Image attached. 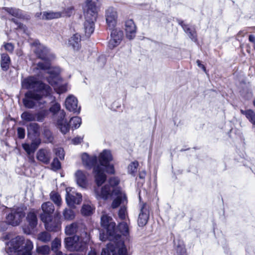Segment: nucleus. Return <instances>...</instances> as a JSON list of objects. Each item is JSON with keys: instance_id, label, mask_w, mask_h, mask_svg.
<instances>
[{"instance_id": "nucleus-1", "label": "nucleus", "mask_w": 255, "mask_h": 255, "mask_svg": "<svg viewBox=\"0 0 255 255\" xmlns=\"http://www.w3.org/2000/svg\"><path fill=\"white\" fill-rule=\"evenodd\" d=\"M31 47L37 56L42 59V61L37 64L35 72H37L36 70H39V76L46 78L58 94H62L67 91L68 85H61L62 80L59 77L60 69L58 67L50 66V61L54 58V56L50 53L48 49L38 41L34 42L31 45Z\"/></svg>"}, {"instance_id": "nucleus-2", "label": "nucleus", "mask_w": 255, "mask_h": 255, "mask_svg": "<svg viewBox=\"0 0 255 255\" xmlns=\"http://www.w3.org/2000/svg\"><path fill=\"white\" fill-rule=\"evenodd\" d=\"M98 160L100 164H96L93 167V171L95 181L97 185L95 187L94 192L97 199L106 200L110 194V186L106 185L101 187V185L107 179L105 171L110 174L115 173L114 165L110 163V162L113 160L111 152L109 150H104L100 153Z\"/></svg>"}, {"instance_id": "nucleus-3", "label": "nucleus", "mask_w": 255, "mask_h": 255, "mask_svg": "<svg viewBox=\"0 0 255 255\" xmlns=\"http://www.w3.org/2000/svg\"><path fill=\"white\" fill-rule=\"evenodd\" d=\"M22 87L24 89L33 90L25 95L23 102L24 106L29 109L33 108L43 96H47L51 92V88L43 83L34 76H30L24 79L21 82Z\"/></svg>"}, {"instance_id": "nucleus-4", "label": "nucleus", "mask_w": 255, "mask_h": 255, "mask_svg": "<svg viewBox=\"0 0 255 255\" xmlns=\"http://www.w3.org/2000/svg\"><path fill=\"white\" fill-rule=\"evenodd\" d=\"M33 248L31 241L25 240L22 236H17L7 243L6 251L9 255H31Z\"/></svg>"}, {"instance_id": "nucleus-5", "label": "nucleus", "mask_w": 255, "mask_h": 255, "mask_svg": "<svg viewBox=\"0 0 255 255\" xmlns=\"http://www.w3.org/2000/svg\"><path fill=\"white\" fill-rule=\"evenodd\" d=\"M101 226L106 231V234L100 233V238L102 241L109 240L111 243L115 245V243L120 241H123L120 239L121 237L117 234L116 231V223L113 221V219L107 215L103 214L101 218Z\"/></svg>"}, {"instance_id": "nucleus-6", "label": "nucleus", "mask_w": 255, "mask_h": 255, "mask_svg": "<svg viewBox=\"0 0 255 255\" xmlns=\"http://www.w3.org/2000/svg\"><path fill=\"white\" fill-rule=\"evenodd\" d=\"M90 240V235L87 232H83L81 236H75L65 239L66 248L70 251H80L86 247Z\"/></svg>"}, {"instance_id": "nucleus-7", "label": "nucleus", "mask_w": 255, "mask_h": 255, "mask_svg": "<svg viewBox=\"0 0 255 255\" xmlns=\"http://www.w3.org/2000/svg\"><path fill=\"white\" fill-rule=\"evenodd\" d=\"M88 255H97L95 251H91ZM101 255H130L124 241H120L115 243L108 244L107 247L103 249Z\"/></svg>"}, {"instance_id": "nucleus-8", "label": "nucleus", "mask_w": 255, "mask_h": 255, "mask_svg": "<svg viewBox=\"0 0 255 255\" xmlns=\"http://www.w3.org/2000/svg\"><path fill=\"white\" fill-rule=\"evenodd\" d=\"M98 13L85 11V21L84 28L86 36H90L94 31V22L96 20Z\"/></svg>"}, {"instance_id": "nucleus-9", "label": "nucleus", "mask_w": 255, "mask_h": 255, "mask_svg": "<svg viewBox=\"0 0 255 255\" xmlns=\"http://www.w3.org/2000/svg\"><path fill=\"white\" fill-rule=\"evenodd\" d=\"M25 217V213L20 208L13 209L6 217V222L13 226L18 225Z\"/></svg>"}, {"instance_id": "nucleus-10", "label": "nucleus", "mask_w": 255, "mask_h": 255, "mask_svg": "<svg viewBox=\"0 0 255 255\" xmlns=\"http://www.w3.org/2000/svg\"><path fill=\"white\" fill-rule=\"evenodd\" d=\"M66 192V201L69 206L73 207L75 205L81 203L82 196L80 193L76 192L74 189L67 187Z\"/></svg>"}, {"instance_id": "nucleus-11", "label": "nucleus", "mask_w": 255, "mask_h": 255, "mask_svg": "<svg viewBox=\"0 0 255 255\" xmlns=\"http://www.w3.org/2000/svg\"><path fill=\"white\" fill-rule=\"evenodd\" d=\"M57 214L54 218L46 219L44 215L42 216V221L44 223L45 229L50 232H58L61 229V223Z\"/></svg>"}, {"instance_id": "nucleus-12", "label": "nucleus", "mask_w": 255, "mask_h": 255, "mask_svg": "<svg viewBox=\"0 0 255 255\" xmlns=\"http://www.w3.org/2000/svg\"><path fill=\"white\" fill-rule=\"evenodd\" d=\"M111 196L113 198V201L112 203V207L114 209L117 208L119 206H125L127 203L126 196L124 192L119 188H115L112 191Z\"/></svg>"}, {"instance_id": "nucleus-13", "label": "nucleus", "mask_w": 255, "mask_h": 255, "mask_svg": "<svg viewBox=\"0 0 255 255\" xmlns=\"http://www.w3.org/2000/svg\"><path fill=\"white\" fill-rule=\"evenodd\" d=\"M111 33V39L108 43V47L113 49L118 46L123 40L124 34L119 28H113Z\"/></svg>"}, {"instance_id": "nucleus-14", "label": "nucleus", "mask_w": 255, "mask_h": 255, "mask_svg": "<svg viewBox=\"0 0 255 255\" xmlns=\"http://www.w3.org/2000/svg\"><path fill=\"white\" fill-rule=\"evenodd\" d=\"M106 23L110 29L114 28L117 23L118 13L117 10L113 7H109L106 11Z\"/></svg>"}, {"instance_id": "nucleus-15", "label": "nucleus", "mask_w": 255, "mask_h": 255, "mask_svg": "<svg viewBox=\"0 0 255 255\" xmlns=\"http://www.w3.org/2000/svg\"><path fill=\"white\" fill-rule=\"evenodd\" d=\"M66 109L70 112L79 114L81 108L78 105V100L73 95H69L66 99L65 102Z\"/></svg>"}, {"instance_id": "nucleus-16", "label": "nucleus", "mask_w": 255, "mask_h": 255, "mask_svg": "<svg viewBox=\"0 0 255 255\" xmlns=\"http://www.w3.org/2000/svg\"><path fill=\"white\" fill-rule=\"evenodd\" d=\"M149 216V208L147 205L144 204L140 209L137 223L139 226H145L148 221Z\"/></svg>"}, {"instance_id": "nucleus-17", "label": "nucleus", "mask_w": 255, "mask_h": 255, "mask_svg": "<svg viewBox=\"0 0 255 255\" xmlns=\"http://www.w3.org/2000/svg\"><path fill=\"white\" fill-rule=\"evenodd\" d=\"M87 176V173L81 170H78L75 173V180L79 186L83 188H86L87 187L88 185Z\"/></svg>"}, {"instance_id": "nucleus-18", "label": "nucleus", "mask_w": 255, "mask_h": 255, "mask_svg": "<svg viewBox=\"0 0 255 255\" xmlns=\"http://www.w3.org/2000/svg\"><path fill=\"white\" fill-rule=\"evenodd\" d=\"M26 219L29 223V227L27 229H24V232L26 234H30L37 224L36 215L34 210L29 212Z\"/></svg>"}, {"instance_id": "nucleus-19", "label": "nucleus", "mask_w": 255, "mask_h": 255, "mask_svg": "<svg viewBox=\"0 0 255 255\" xmlns=\"http://www.w3.org/2000/svg\"><path fill=\"white\" fill-rule=\"evenodd\" d=\"M65 112L64 111H61L59 114V118L57 122L58 128L63 134H66L68 132L70 128L69 125L65 119Z\"/></svg>"}, {"instance_id": "nucleus-20", "label": "nucleus", "mask_w": 255, "mask_h": 255, "mask_svg": "<svg viewBox=\"0 0 255 255\" xmlns=\"http://www.w3.org/2000/svg\"><path fill=\"white\" fill-rule=\"evenodd\" d=\"M126 36L129 39H132L135 36L136 26L132 19H128L125 22Z\"/></svg>"}, {"instance_id": "nucleus-21", "label": "nucleus", "mask_w": 255, "mask_h": 255, "mask_svg": "<svg viewBox=\"0 0 255 255\" xmlns=\"http://www.w3.org/2000/svg\"><path fill=\"white\" fill-rule=\"evenodd\" d=\"M81 159L83 165L88 168H91L97 164V157L96 155L89 156L87 153L81 155Z\"/></svg>"}, {"instance_id": "nucleus-22", "label": "nucleus", "mask_w": 255, "mask_h": 255, "mask_svg": "<svg viewBox=\"0 0 255 255\" xmlns=\"http://www.w3.org/2000/svg\"><path fill=\"white\" fill-rule=\"evenodd\" d=\"M41 208L43 213L40 215V219L42 220V216L44 215L46 219L52 217V214L54 211V205L50 202H45L42 204Z\"/></svg>"}, {"instance_id": "nucleus-23", "label": "nucleus", "mask_w": 255, "mask_h": 255, "mask_svg": "<svg viewBox=\"0 0 255 255\" xmlns=\"http://www.w3.org/2000/svg\"><path fill=\"white\" fill-rule=\"evenodd\" d=\"M41 142L39 138H35L32 140L30 144L28 143H23L22 145L23 148L25 150L26 153L30 155L31 153H33L35 150L37 148Z\"/></svg>"}, {"instance_id": "nucleus-24", "label": "nucleus", "mask_w": 255, "mask_h": 255, "mask_svg": "<svg viewBox=\"0 0 255 255\" xmlns=\"http://www.w3.org/2000/svg\"><path fill=\"white\" fill-rule=\"evenodd\" d=\"M37 158L44 163H48L51 159L50 150L46 149H40L37 153Z\"/></svg>"}, {"instance_id": "nucleus-25", "label": "nucleus", "mask_w": 255, "mask_h": 255, "mask_svg": "<svg viewBox=\"0 0 255 255\" xmlns=\"http://www.w3.org/2000/svg\"><path fill=\"white\" fill-rule=\"evenodd\" d=\"M36 16L40 17L42 19L44 20H51L54 18H58L62 16V14L61 12H54L52 11H44L42 14L41 13H37L36 14Z\"/></svg>"}, {"instance_id": "nucleus-26", "label": "nucleus", "mask_w": 255, "mask_h": 255, "mask_svg": "<svg viewBox=\"0 0 255 255\" xmlns=\"http://www.w3.org/2000/svg\"><path fill=\"white\" fill-rule=\"evenodd\" d=\"M101 0H87L85 11L98 13V2Z\"/></svg>"}, {"instance_id": "nucleus-27", "label": "nucleus", "mask_w": 255, "mask_h": 255, "mask_svg": "<svg viewBox=\"0 0 255 255\" xmlns=\"http://www.w3.org/2000/svg\"><path fill=\"white\" fill-rule=\"evenodd\" d=\"M81 36L76 33L72 36L69 40V45L71 46L74 50H77L80 48Z\"/></svg>"}, {"instance_id": "nucleus-28", "label": "nucleus", "mask_w": 255, "mask_h": 255, "mask_svg": "<svg viewBox=\"0 0 255 255\" xmlns=\"http://www.w3.org/2000/svg\"><path fill=\"white\" fill-rule=\"evenodd\" d=\"M95 208L91 202L84 203L81 208V212L83 216H89L94 213Z\"/></svg>"}, {"instance_id": "nucleus-29", "label": "nucleus", "mask_w": 255, "mask_h": 255, "mask_svg": "<svg viewBox=\"0 0 255 255\" xmlns=\"http://www.w3.org/2000/svg\"><path fill=\"white\" fill-rule=\"evenodd\" d=\"M184 31L188 34L189 37L193 40L196 41V33L194 29H191L188 25L185 24L183 22L180 23Z\"/></svg>"}, {"instance_id": "nucleus-30", "label": "nucleus", "mask_w": 255, "mask_h": 255, "mask_svg": "<svg viewBox=\"0 0 255 255\" xmlns=\"http://www.w3.org/2000/svg\"><path fill=\"white\" fill-rule=\"evenodd\" d=\"M10 63V59L9 56L5 53L1 55V67L4 71H6L9 68Z\"/></svg>"}, {"instance_id": "nucleus-31", "label": "nucleus", "mask_w": 255, "mask_h": 255, "mask_svg": "<svg viewBox=\"0 0 255 255\" xmlns=\"http://www.w3.org/2000/svg\"><path fill=\"white\" fill-rule=\"evenodd\" d=\"M243 115H245L249 121L255 127V113L252 110H241Z\"/></svg>"}, {"instance_id": "nucleus-32", "label": "nucleus", "mask_w": 255, "mask_h": 255, "mask_svg": "<svg viewBox=\"0 0 255 255\" xmlns=\"http://www.w3.org/2000/svg\"><path fill=\"white\" fill-rule=\"evenodd\" d=\"M39 127L37 124L32 123L29 124L27 127L28 135L33 134L35 136H38L39 134Z\"/></svg>"}, {"instance_id": "nucleus-33", "label": "nucleus", "mask_w": 255, "mask_h": 255, "mask_svg": "<svg viewBox=\"0 0 255 255\" xmlns=\"http://www.w3.org/2000/svg\"><path fill=\"white\" fill-rule=\"evenodd\" d=\"M21 118L25 122H32L35 121L36 116L31 112L26 111L21 114Z\"/></svg>"}, {"instance_id": "nucleus-34", "label": "nucleus", "mask_w": 255, "mask_h": 255, "mask_svg": "<svg viewBox=\"0 0 255 255\" xmlns=\"http://www.w3.org/2000/svg\"><path fill=\"white\" fill-rule=\"evenodd\" d=\"M2 10L7 12L9 14L17 18L22 17V12L19 9L15 8L4 7Z\"/></svg>"}, {"instance_id": "nucleus-35", "label": "nucleus", "mask_w": 255, "mask_h": 255, "mask_svg": "<svg viewBox=\"0 0 255 255\" xmlns=\"http://www.w3.org/2000/svg\"><path fill=\"white\" fill-rule=\"evenodd\" d=\"M50 197L51 200L55 203L56 205L59 207L61 205L62 199L60 195L58 193L55 191H52L50 194Z\"/></svg>"}, {"instance_id": "nucleus-36", "label": "nucleus", "mask_w": 255, "mask_h": 255, "mask_svg": "<svg viewBox=\"0 0 255 255\" xmlns=\"http://www.w3.org/2000/svg\"><path fill=\"white\" fill-rule=\"evenodd\" d=\"M138 165L139 164L137 161H134L131 162L128 167V173L132 175L135 176Z\"/></svg>"}, {"instance_id": "nucleus-37", "label": "nucleus", "mask_w": 255, "mask_h": 255, "mask_svg": "<svg viewBox=\"0 0 255 255\" xmlns=\"http://www.w3.org/2000/svg\"><path fill=\"white\" fill-rule=\"evenodd\" d=\"M118 229L120 232L125 236L128 235V226L127 223L123 222L119 224Z\"/></svg>"}, {"instance_id": "nucleus-38", "label": "nucleus", "mask_w": 255, "mask_h": 255, "mask_svg": "<svg viewBox=\"0 0 255 255\" xmlns=\"http://www.w3.org/2000/svg\"><path fill=\"white\" fill-rule=\"evenodd\" d=\"M77 224L76 223H72L66 227L65 230V233L66 235H72L77 232Z\"/></svg>"}, {"instance_id": "nucleus-39", "label": "nucleus", "mask_w": 255, "mask_h": 255, "mask_svg": "<svg viewBox=\"0 0 255 255\" xmlns=\"http://www.w3.org/2000/svg\"><path fill=\"white\" fill-rule=\"evenodd\" d=\"M37 239L42 242H48L51 240V235L47 232H42L38 235Z\"/></svg>"}, {"instance_id": "nucleus-40", "label": "nucleus", "mask_w": 255, "mask_h": 255, "mask_svg": "<svg viewBox=\"0 0 255 255\" xmlns=\"http://www.w3.org/2000/svg\"><path fill=\"white\" fill-rule=\"evenodd\" d=\"M81 122V118L78 117L72 118L70 121L72 128L75 129L78 128L80 126Z\"/></svg>"}, {"instance_id": "nucleus-41", "label": "nucleus", "mask_w": 255, "mask_h": 255, "mask_svg": "<svg viewBox=\"0 0 255 255\" xmlns=\"http://www.w3.org/2000/svg\"><path fill=\"white\" fill-rule=\"evenodd\" d=\"M63 214L64 218L67 220H72L75 216L74 211L70 209H65Z\"/></svg>"}, {"instance_id": "nucleus-42", "label": "nucleus", "mask_w": 255, "mask_h": 255, "mask_svg": "<svg viewBox=\"0 0 255 255\" xmlns=\"http://www.w3.org/2000/svg\"><path fill=\"white\" fill-rule=\"evenodd\" d=\"M36 252L41 255H48L50 252V249L49 246L44 245L38 247L36 248Z\"/></svg>"}, {"instance_id": "nucleus-43", "label": "nucleus", "mask_w": 255, "mask_h": 255, "mask_svg": "<svg viewBox=\"0 0 255 255\" xmlns=\"http://www.w3.org/2000/svg\"><path fill=\"white\" fill-rule=\"evenodd\" d=\"M48 114V111L46 110H42L37 114H35L36 120L38 122H42L46 115Z\"/></svg>"}, {"instance_id": "nucleus-44", "label": "nucleus", "mask_w": 255, "mask_h": 255, "mask_svg": "<svg viewBox=\"0 0 255 255\" xmlns=\"http://www.w3.org/2000/svg\"><path fill=\"white\" fill-rule=\"evenodd\" d=\"M61 247V241L58 239H55L52 243L51 249L55 252H57Z\"/></svg>"}, {"instance_id": "nucleus-45", "label": "nucleus", "mask_w": 255, "mask_h": 255, "mask_svg": "<svg viewBox=\"0 0 255 255\" xmlns=\"http://www.w3.org/2000/svg\"><path fill=\"white\" fill-rule=\"evenodd\" d=\"M127 216V209L125 206L121 207L119 212V217L122 220H125Z\"/></svg>"}, {"instance_id": "nucleus-46", "label": "nucleus", "mask_w": 255, "mask_h": 255, "mask_svg": "<svg viewBox=\"0 0 255 255\" xmlns=\"http://www.w3.org/2000/svg\"><path fill=\"white\" fill-rule=\"evenodd\" d=\"M55 153L57 156L60 159H63L64 158V151L63 148L58 147L55 149Z\"/></svg>"}, {"instance_id": "nucleus-47", "label": "nucleus", "mask_w": 255, "mask_h": 255, "mask_svg": "<svg viewBox=\"0 0 255 255\" xmlns=\"http://www.w3.org/2000/svg\"><path fill=\"white\" fill-rule=\"evenodd\" d=\"M52 169L53 170H57L60 168L61 164L57 158H54L51 164Z\"/></svg>"}, {"instance_id": "nucleus-48", "label": "nucleus", "mask_w": 255, "mask_h": 255, "mask_svg": "<svg viewBox=\"0 0 255 255\" xmlns=\"http://www.w3.org/2000/svg\"><path fill=\"white\" fill-rule=\"evenodd\" d=\"M61 108L60 105L57 103H55L50 108L49 111L55 114L58 112Z\"/></svg>"}, {"instance_id": "nucleus-49", "label": "nucleus", "mask_w": 255, "mask_h": 255, "mask_svg": "<svg viewBox=\"0 0 255 255\" xmlns=\"http://www.w3.org/2000/svg\"><path fill=\"white\" fill-rule=\"evenodd\" d=\"M120 183V179L118 177H112L109 180V183L111 187L113 188V190L116 188H114V186H117Z\"/></svg>"}, {"instance_id": "nucleus-50", "label": "nucleus", "mask_w": 255, "mask_h": 255, "mask_svg": "<svg viewBox=\"0 0 255 255\" xmlns=\"http://www.w3.org/2000/svg\"><path fill=\"white\" fill-rule=\"evenodd\" d=\"M12 20L13 21L14 24L16 25V27H15L16 29H20L23 31L24 32H26L27 28L25 27V26L23 25V24H21L20 23H19L15 20H14L13 19H12Z\"/></svg>"}, {"instance_id": "nucleus-51", "label": "nucleus", "mask_w": 255, "mask_h": 255, "mask_svg": "<svg viewBox=\"0 0 255 255\" xmlns=\"http://www.w3.org/2000/svg\"><path fill=\"white\" fill-rule=\"evenodd\" d=\"M17 134L19 138H24L25 137V129L22 128H17Z\"/></svg>"}, {"instance_id": "nucleus-52", "label": "nucleus", "mask_w": 255, "mask_h": 255, "mask_svg": "<svg viewBox=\"0 0 255 255\" xmlns=\"http://www.w3.org/2000/svg\"><path fill=\"white\" fill-rule=\"evenodd\" d=\"M72 11H73V8L72 7H69L67 8V9L64 10L62 12H61L62 14V16H70L72 13Z\"/></svg>"}, {"instance_id": "nucleus-53", "label": "nucleus", "mask_w": 255, "mask_h": 255, "mask_svg": "<svg viewBox=\"0 0 255 255\" xmlns=\"http://www.w3.org/2000/svg\"><path fill=\"white\" fill-rule=\"evenodd\" d=\"M4 47L6 51L9 52H12L14 49L13 45L10 43H7L5 44L4 45Z\"/></svg>"}, {"instance_id": "nucleus-54", "label": "nucleus", "mask_w": 255, "mask_h": 255, "mask_svg": "<svg viewBox=\"0 0 255 255\" xmlns=\"http://www.w3.org/2000/svg\"><path fill=\"white\" fill-rule=\"evenodd\" d=\"M83 140V138L81 137H76L72 140V142L74 144H78L81 142Z\"/></svg>"}, {"instance_id": "nucleus-55", "label": "nucleus", "mask_w": 255, "mask_h": 255, "mask_svg": "<svg viewBox=\"0 0 255 255\" xmlns=\"http://www.w3.org/2000/svg\"><path fill=\"white\" fill-rule=\"evenodd\" d=\"M249 41L254 44V49L255 50V36L253 35H250L249 37Z\"/></svg>"}, {"instance_id": "nucleus-56", "label": "nucleus", "mask_w": 255, "mask_h": 255, "mask_svg": "<svg viewBox=\"0 0 255 255\" xmlns=\"http://www.w3.org/2000/svg\"><path fill=\"white\" fill-rule=\"evenodd\" d=\"M196 63H197L198 66L200 68H202L204 70V71H205V72L206 71L205 67L204 66V65H203L201 63V62L200 60H197Z\"/></svg>"}, {"instance_id": "nucleus-57", "label": "nucleus", "mask_w": 255, "mask_h": 255, "mask_svg": "<svg viewBox=\"0 0 255 255\" xmlns=\"http://www.w3.org/2000/svg\"><path fill=\"white\" fill-rule=\"evenodd\" d=\"M146 172L144 170L141 171L139 173V177L141 179H144L145 178Z\"/></svg>"}, {"instance_id": "nucleus-58", "label": "nucleus", "mask_w": 255, "mask_h": 255, "mask_svg": "<svg viewBox=\"0 0 255 255\" xmlns=\"http://www.w3.org/2000/svg\"><path fill=\"white\" fill-rule=\"evenodd\" d=\"M29 158L32 160L33 161L34 160V158H33V157L32 156V157H30Z\"/></svg>"}, {"instance_id": "nucleus-59", "label": "nucleus", "mask_w": 255, "mask_h": 255, "mask_svg": "<svg viewBox=\"0 0 255 255\" xmlns=\"http://www.w3.org/2000/svg\"><path fill=\"white\" fill-rule=\"evenodd\" d=\"M242 32H242V31L240 32L239 33V35H240V34H242Z\"/></svg>"}, {"instance_id": "nucleus-60", "label": "nucleus", "mask_w": 255, "mask_h": 255, "mask_svg": "<svg viewBox=\"0 0 255 255\" xmlns=\"http://www.w3.org/2000/svg\"><path fill=\"white\" fill-rule=\"evenodd\" d=\"M70 255H78V254H71Z\"/></svg>"}, {"instance_id": "nucleus-61", "label": "nucleus", "mask_w": 255, "mask_h": 255, "mask_svg": "<svg viewBox=\"0 0 255 255\" xmlns=\"http://www.w3.org/2000/svg\"><path fill=\"white\" fill-rule=\"evenodd\" d=\"M254 105L255 106V101L254 102Z\"/></svg>"}]
</instances>
